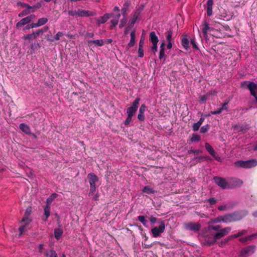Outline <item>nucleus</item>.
Masks as SVG:
<instances>
[{"mask_svg":"<svg viewBox=\"0 0 257 257\" xmlns=\"http://www.w3.org/2000/svg\"><path fill=\"white\" fill-rule=\"evenodd\" d=\"M207 202H209L210 205H214L216 203V199L214 198H211L207 200Z\"/></svg>","mask_w":257,"mask_h":257,"instance_id":"0e129e2a","label":"nucleus"},{"mask_svg":"<svg viewBox=\"0 0 257 257\" xmlns=\"http://www.w3.org/2000/svg\"><path fill=\"white\" fill-rule=\"evenodd\" d=\"M35 38H36L37 37H38L40 34H42V31L41 29L37 30L36 32L33 33Z\"/></svg>","mask_w":257,"mask_h":257,"instance_id":"69168bd1","label":"nucleus"},{"mask_svg":"<svg viewBox=\"0 0 257 257\" xmlns=\"http://www.w3.org/2000/svg\"><path fill=\"white\" fill-rule=\"evenodd\" d=\"M44 214L45 216V219L44 220H46L50 214V206L46 204L44 207Z\"/></svg>","mask_w":257,"mask_h":257,"instance_id":"c756f323","label":"nucleus"},{"mask_svg":"<svg viewBox=\"0 0 257 257\" xmlns=\"http://www.w3.org/2000/svg\"><path fill=\"white\" fill-rule=\"evenodd\" d=\"M200 126L201 125L198 122H197L196 123H194L192 126V129L195 132L197 131H198Z\"/></svg>","mask_w":257,"mask_h":257,"instance_id":"6e6d98bb","label":"nucleus"},{"mask_svg":"<svg viewBox=\"0 0 257 257\" xmlns=\"http://www.w3.org/2000/svg\"><path fill=\"white\" fill-rule=\"evenodd\" d=\"M26 227V225H23L19 227V232H20L19 236H21L24 233V232H25Z\"/></svg>","mask_w":257,"mask_h":257,"instance_id":"4d7b16f0","label":"nucleus"},{"mask_svg":"<svg viewBox=\"0 0 257 257\" xmlns=\"http://www.w3.org/2000/svg\"><path fill=\"white\" fill-rule=\"evenodd\" d=\"M250 83H254V82H251V81H247L242 82L241 83V86L243 88L247 87V88L248 89V85H249V84Z\"/></svg>","mask_w":257,"mask_h":257,"instance_id":"864d4df0","label":"nucleus"},{"mask_svg":"<svg viewBox=\"0 0 257 257\" xmlns=\"http://www.w3.org/2000/svg\"><path fill=\"white\" fill-rule=\"evenodd\" d=\"M43 253L45 257H58L56 252L53 249L45 250Z\"/></svg>","mask_w":257,"mask_h":257,"instance_id":"5701e85b","label":"nucleus"},{"mask_svg":"<svg viewBox=\"0 0 257 257\" xmlns=\"http://www.w3.org/2000/svg\"><path fill=\"white\" fill-rule=\"evenodd\" d=\"M120 17V14L119 13H117L116 15L113 16L112 18H113V19L110 21L111 26L110 29H112L116 27V26L118 24L119 19Z\"/></svg>","mask_w":257,"mask_h":257,"instance_id":"aec40b11","label":"nucleus"},{"mask_svg":"<svg viewBox=\"0 0 257 257\" xmlns=\"http://www.w3.org/2000/svg\"><path fill=\"white\" fill-rule=\"evenodd\" d=\"M35 16L34 14H32L22 19L20 21L17 23L16 28H19L27 24L30 23L35 19Z\"/></svg>","mask_w":257,"mask_h":257,"instance_id":"9d476101","label":"nucleus"},{"mask_svg":"<svg viewBox=\"0 0 257 257\" xmlns=\"http://www.w3.org/2000/svg\"><path fill=\"white\" fill-rule=\"evenodd\" d=\"M205 149L211 156H212L216 160L219 161L220 158L216 156V153L211 146L208 143H206L205 145Z\"/></svg>","mask_w":257,"mask_h":257,"instance_id":"ddd939ff","label":"nucleus"},{"mask_svg":"<svg viewBox=\"0 0 257 257\" xmlns=\"http://www.w3.org/2000/svg\"><path fill=\"white\" fill-rule=\"evenodd\" d=\"M132 116L127 115L126 119L125 120V121L124 122V124L125 125H128L130 124V123H131V122L132 121Z\"/></svg>","mask_w":257,"mask_h":257,"instance_id":"5fc2aeb1","label":"nucleus"},{"mask_svg":"<svg viewBox=\"0 0 257 257\" xmlns=\"http://www.w3.org/2000/svg\"><path fill=\"white\" fill-rule=\"evenodd\" d=\"M202 31L204 37L207 39L208 37V32L212 29L209 26V24L206 22L204 21L202 25Z\"/></svg>","mask_w":257,"mask_h":257,"instance_id":"a211bd4d","label":"nucleus"},{"mask_svg":"<svg viewBox=\"0 0 257 257\" xmlns=\"http://www.w3.org/2000/svg\"><path fill=\"white\" fill-rule=\"evenodd\" d=\"M114 13L105 14L103 16L100 17L96 19L97 24L99 26L101 24H104L109 19L113 17Z\"/></svg>","mask_w":257,"mask_h":257,"instance_id":"f8f14e48","label":"nucleus"},{"mask_svg":"<svg viewBox=\"0 0 257 257\" xmlns=\"http://www.w3.org/2000/svg\"><path fill=\"white\" fill-rule=\"evenodd\" d=\"M236 167L243 168H250L257 165V161L255 159H251L247 161H239L235 163Z\"/></svg>","mask_w":257,"mask_h":257,"instance_id":"f03ea898","label":"nucleus"},{"mask_svg":"<svg viewBox=\"0 0 257 257\" xmlns=\"http://www.w3.org/2000/svg\"><path fill=\"white\" fill-rule=\"evenodd\" d=\"M77 15L78 17L93 16L95 15V13L89 11L78 9L77 10Z\"/></svg>","mask_w":257,"mask_h":257,"instance_id":"2eb2a0df","label":"nucleus"},{"mask_svg":"<svg viewBox=\"0 0 257 257\" xmlns=\"http://www.w3.org/2000/svg\"><path fill=\"white\" fill-rule=\"evenodd\" d=\"M200 140V136L198 135L193 134L191 138L192 142H198Z\"/></svg>","mask_w":257,"mask_h":257,"instance_id":"a18cd8bd","label":"nucleus"},{"mask_svg":"<svg viewBox=\"0 0 257 257\" xmlns=\"http://www.w3.org/2000/svg\"><path fill=\"white\" fill-rule=\"evenodd\" d=\"M150 40L152 44H158L159 39L155 32L152 31L150 33Z\"/></svg>","mask_w":257,"mask_h":257,"instance_id":"393cba45","label":"nucleus"},{"mask_svg":"<svg viewBox=\"0 0 257 257\" xmlns=\"http://www.w3.org/2000/svg\"><path fill=\"white\" fill-rule=\"evenodd\" d=\"M165 43L163 41L161 46L160 47V52H159V59L160 60L162 59L165 57Z\"/></svg>","mask_w":257,"mask_h":257,"instance_id":"bb28decb","label":"nucleus"},{"mask_svg":"<svg viewBox=\"0 0 257 257\" xmlns=\"http://www.w3.org/2000/svg\"><path fill=\"white\" fill-rule=\"evenodd\" d=\"M142 245L144 248L148 249L152 247L153 245V244L152 243L151 244H148L145 242H142Z\"/></svg>","mask_w":257,"mask_h":257,"instance_id":"338daca9","label":"nucleus"},{"mask_svg":"<svg viewBox=\"0 0 257 257\" xmlns=\"http://www.w3.org/2000/svg\"><path fill=\"white\" fill-rule=\"evenodd\" d=\"M254 87H255V86H253V87H251V86H249V91L250 92L251 95H252L254 97V98L255 99V101L257 102V94H256V93H254V92H252L253 91V89H255V88Z\"/></svg>","mask_w":257,"mask_h":257,"instance_id":"8fccbe9b","label":"nucleus"},{"mask_svg":"<svg viewBox=\"0 0 257 257\" xmlns=\"http://www.w3.org/2000/svg\"><path fill=\"white\" fill-rule=\"evenodd\" d=\"M220 225H213L210 224V222L208 223V230H213L215 231H219L220 229Z\"/></svg>","mask_w":257,"mask_h":257,"instance_id":"c9c22d12","label":"nucleus"},{"mask_svg":"<svg viewBox=\"0 0 257 257\" xmlns=\"http://www.w3.org/2000/svg\"><path fill=\"white\" fill-rule=\"evenodd\" d=\"M146 106L145 105V104H142L139 109L140 113H144V112L146 110Z\"/></svg>","mask_w":257,"mask_h":257,"instance_id":"e2e57ef3","label":"nucleus"},{"mask_svg":"<svg viewBox=\"0 0 257 257\" xmlns=\"http://www.w3.org/2000/svg\"><path fill=\"white\" fill-rule=\"evenodd\" d=\"M209 125L206 124L205 125L203 126L200 128V133H206L209 129Z\"/></svg>","mask_w":257,"mask_h":257,"instance_id":"de8ad7c7","label":"nucleus"},{"mask_svg":"<svg viewBox=\"0 0 257 257\" xmlns=\"http://www.w3.org/2000/svg\"><path fill=\"white\" fill-rule=\"evenodd\" d=\"M232 128L236 132H246L249 130L250 126L247 124L238 125L237 124L232 125Z\"/></svg>","mask_w":257,"mask_h":257,"instance_id":"dca6fc26","label":"nucleus"},{"mask_svg":"<svg viewBox=\"0 0 257 257\" xmlns=\"http://www.w3.org/2000/svg\"><path fill=\"white\" fill-rule=\"evenodd\" d=\"M201 227V226L200 223L192 222L185 223L183 224V227L185 229L193 231L194 232L199 231Z\"/></svg>","mask_w":257,"mask_h":257,"instance_id":"423d86ee","label":"nucleus"},{"mask_svg":"<svg viewBox=\"0 0 257 257\" xmlns=\"http://www.w3.org/2000/svg\"><path fill=\"white\" fill-rule=\"evenodd\" d=\"M41 7V5L39 3L37 4L35 6L31 7L27 4L25 5L26 9L20 12L18 16L19 17H23L31 12H34L36 10L39 9Z\"/></svg>","mask_w":257,"mask_h":257,"instance_id":"7ed1b4c3","label":"nucleus"},{"mask_svg":"<svg viewBox=\"0 0 257 257\" xmlns=\"http://www.w3.org/2000/svg\"><path fill=\"white\" fill-rule=\"evenodd\" d=\"M247 230H242V231L238 232L237 233L234 234V235H230L229 236H230V238L231 239H232L233 238L238 237L243 234H246L247 233Z\"/></svg>","mask_w":257,"mask_h":257,"instance_id":"f704fd0d","label":"nucleus"},{"mask_svg":"<svg viewBox=\"0 0 257 257\" xmlns=\"http://www.w3.org/2000/svg\"><path fill=\"white\" fill-rule=\"evenodd\" d=\"M223 217H224V215L223 216H218L216 218H215L214 219H212L210 221V223L211 222H213V223H218V222H220L221 221L224 222V220H223Z\"/></svg>","mask_w":257,"mask_h":257,"instance_id":"ea45409f","label":"nucleus"},{"mask_svg":"<svg viewBox=\"0 0 257 257\" xmlns=\"http://www.w3.org/2000/svg\"><path fill=\"white\" fill-rule=\"evenodd\" d=\"M140 101V98H137L133 102L132 105L127 108L126 113L127 115H130L133 117V116L136 113L138 109V105L139 104Z\"/></svg>","mask_w":257,"mask_h":257,"instance_id":"0eeeda50","label":"nucleus"},{"mask_svg":"<svg viewBox=\"0 0 257 257\" xmlns=\"http://www.w3.org/2000/svg\"><path fill=\"white\" fill-rule=\"evenodd\" d=\"M68 14L70 16H74V17H78V15H77V10L69 11H68Z\"/></svg>","mask_w":257,"mask_h":257,"instance_id":"052dcab7","label":"nucleus"},{"mask_svg":"<svg viewBox=\"0 0 257 257\" xmlns=\"http://www.w3.org/2000/svg\"><path fill=\"white\" fill-rule=\"evenodd\" d=\"M96 185L90 186L89 196L92 195L96 191Z\"/></svg>","mask_w":257,"mask_h":257,"instance_id":"09e8293b","label":"nucleus"},{"mask_svg":"<svg viewBox=\"0 0 257 257\" xmlns=\"http://www.w3.org/2000/svg\"><path fill=\"white\" fill-rule=\"evenodd\" d=\"M216 242V240L215 239L214 236L213 237H207L205 238L204 244L208 246H211L214 244Z\"/></svg>","mask_w":257,"mask_h":257,"instance_id":"a878e982","label":"nucleus"},{"mask_svg":"<svg viewBox=\"0 0 257 257\" xmlns=\"http://www.w3.org/2000/svg\"><path fill=\"white\" fill-rule=\"evenodd\" d=\"M166 39L168 42H172L173 31L170 29L166 33Z\"/></svg>","mask_w":257,"mask_h":257,"instance_id":"58836bf2","label":"nucleus"},{"mask_svg":"<svg viewBox=\"0 0 257 257\" xmlns=\"http://www.w3.org/2000/svg\"><path fill=\"white\" fill-rule=\"evenodd\" d=\"M87 179L90 186L96 185V183L98 181V177L93 173H89Z\"/></svg>","mask_w":257,"mask_h":257,"instance_id":"4468645a","label":"nucleus"},{"mask_svg":"<svg viewBox=\"0 0 257 257\" xmlns=\"http://www.w3.org/2000/svg\"><path fill=\"white\" fill-rule=\"evenodd\" d=\"M140 14V11L139 10H137L135 12L130 19L128 23L129 27H134V24L136 22L139 15Z\"/></svg>","mask_w":257,"mask_h":257,"instance_id":"f3484780","label":"nucleus"},{"mask_svg":"<svg viewBox=\"0 0 257 257\" xmlns=\"http://www.w3.org/2000/svg\"><path fill=\"white\" fill-rule=\"evenodd\" d=\"M239 240L240 241V242H245V241H247L248 240H250V237H249V236H247L245 237H242V238H240Z\"/></svg>","mask_w":257,"mask_h":257,"instance_id":"774afa93","label":"nucleus"},{"mask_svg":"<svg viewBox=\"0 0 257 257\" xmlns=\"http://www.w3.org/2000/svg\"><path fill=\"white\" fill-rule=\"evenodd\" d=\"M63 234V230L60 228H56L54 229V236L56 239L58 240L60 238Z\"/></svg>","mask_w":257,"mask_h":257,"instance_id":"7c9ffc66","label":"nucleus"},{"mask_svg":"<svg viewBox=\"0 0 257 257\" xmlns=\"http://www.w3.org/2000/svg\"><path fill=\"white\" fill-rule=\"evenodd\" d=\"M214 182L223 189H228V183L225 178L215 176L213 178Z\"/></svg>","mask_w":257,"mask_h":257,"instance_id":"39448f33","label":"nucleus"},{"mask_svg":"<svg viewBox=\"0 0 257 257\" xmlns=\"http://www.w3.org/2000/svg\"><path fill=\"white\" fill-rule=\"evenodd\" d=\"M230 240H231V239L230 238V236H229L227 237L224 239L223 240H222L221 241L219 242L218 243V244L219 246L222 247Z\"/></svg>","mask_w":257,"mask_h":257,"instance_id":"e433bc0d","label":"nucleus"},{"mask_svg":"<svg viewBox=\"0 0 257 257\" xmlns=\"http://www.w3.org/2000/svg\"><path fill=\"white\" fill-rule=\"evenodd\" d=\"M144 56V50L143 48H139L138 50V57L142 58Z\"/></svg>","mask_w":257,"mask_h":257,"instance_id":"13d9d810","label":"nucleus"},{"mask_svg":"<svg viewBox=\"0 0 257 257\" xmlns=\"http://www.w3.org/2000/svg\"><path fill=\"white\" fill-rule=\"evenodd\" d=\"M48 20L46 18H42L39 19L37 22L36 23L37 27H40L46 24Z\"/></svg>","mask_w":257,"mask_h":257,"instance_id":"2f4dec72","label":"nucleus"},{"mask_svg":"<svg viewBox=\"0 0 257 257\" xmlns=\"http://www.w3.org/2000/svg\"><path fill=\"white\" fill-rule=\"evenodd\" d=\"M138 219L145 226L148 227V221L145 219L144 216H139Z\"/></svg>","mask_w":257,"mask_h":257,"instance_id":"4c0bfd02","label":"nucleus"},{"mask_svg":"<svg viewBox=\"0 0 257 257\" xmlns=\"http://www.w3.org/2000/svg\"><path fill=\"white\" fill-rule=\"evenodd\" d=\"M165 229V225L164 221H162L159 227H155L151 229L153 237L159 236Z\"/></svg>","mask_w":257,"mask_h":257,"instance_id":"6e6552de","label":"nucleus"},{"mask_svg":"<svg viewBox=\"0 0 257 257\" xmlns=\"http://www.w3.org/2000/svg\"><path fill=\"white\" fill-rule=\"evenodd\" d=\"M32 209L31 206L27 207V209H26V211L25 212V215H24V217H29V216L30 215V214L32 213Z\"/></svg>","mask_w":257,"mask_h":257,"instance_id":"c03bdc74","label":"nucleus"},{"mask_svg":"<svg viewBox=\"0 0 257 257\" xmlns=\"http://www.w3.org/2000/svg\"><path fill=\"white\" fill-rule=\"evenodd\" d=\"M127 22V18L125 17H123L122 19H121L120 21V24L119 25V28L120 29L122 28L126 24Z\"/></svg>","mask_w":257,"mask_h":257,"instance_id":"37998d69","label":"nucleus"},{"mask_svg":"<svg viewBox=\"0 0 257 257\" xmlns=\"http://www.w3.org/2000/svg\"><path fill=\"white\" fill-rule=\"evenodd\" d=\"M37 25L36 23H32L30 25H28L27 26L25 27V28L24 29V30H28L34 28H37Z\"/></svg>","mask_w":257,"mask_h":257,"instance_id":"603ef678","label":"nucleus"},{"mask_svg":"<svg viewBox=\"0 0 257 257\" xmlns=\"http://www.w3.org/2000/svg\"><path fill=\"white\" fill-rule=\"evenodd\" d=\"M207 14L208 16L212 14V6L213 5V0H207Z\"/></svg>","mask_w":257,"mask_h":257,"instance_id":"b1692460","label":"nucleus"},{"mask_svg":"<svg viewBox=\"0 0 257 257\" xmlns=\"http://www.w3.org/2000/svg\"><path fill=\"white\" fill-rule=\"evenodd\" d=\"M228 189H232L237 186H240L242 184L243 182L240 179L232 178L228 181Z\"/></svg>","mask_w":257,"mask_h":257,"instance_id":"9b49d317","label":"nucleus"},{"mask_svg":"<svg viewBox=\"0 0 257 257\" xmlns=\"http://www.w3.org/2000/svg\"><path fill=\"white\" fill-rule=\"evenodd\" d=\"M31 221V219L29 217H23L21 222L24 223L23 225H26V227H27L30 224Z\"/></svg>","mask_w":257,"mask_h":257,"instance_id":"a19ab883","label":"nucleus"},{"mask_svg":"<svg viewBox=\"0 0 257 257\" xmlns=\"http://www.w3.org/2000/svg\"><path fill=\"white\" fill-rule=\"evenodd\" d=\"M247 214L248 212L246 210L235 211L232 213L224 215L223 220L225 223L235 222L241 220L245 217Z\"/></svg>","mask_w":257,"mask_h":257,"instance_id":"f257e3e1","label":"nucleus"},{"mask_svg":"<svg viewBox=\"0 0 257 257\" xmlns=\"http://www.w3.org/2000/svg\"><path fill=\"white\" fill-rule=\"evenodd\" d=\"M153 46L151 47V49L153 52L155 54L158 51V44H152Z\"/></svg>","mask_w":257,"mask_h":257,"instance_id":"bf43d9fd","label":"nucleus"},{"mask_svg":"<svg viewBox=\"0 0 257 257\" xmlns=\"http://www.w3.org/2000/svg\"><path fill=\"white\" fill-rule=\"evenodd\" d=\"M58 196V194L54 193H53L50 197H49L46 200V205L50 206L52 201Z\"/></svg>","mask_w":257,"mask_h":257,"instance_id":"473e14b6","label":"nucleus"},{"mask_svg":"<svg viewBox=\"0 0 257 257\" xmlns=\"http://www.w3.org/2000/svg\"><path fill=\"white\" fill-rule=\"evenodd\" d=\"M191 44L192 45L193 48L195 50H199V48L197 46V43L194 38H192L190 40Z\"/></svg>","mask_w":257,"mask_h":257,"instance_id":"49530a36","label":"nucleus"},{"mask_svg":"<svg viewBox=\"0 0 257 257\" xmlns=\"http://www.w3.org/2000/svg\"><path fill=\"white\" fill-rule=\"evenodd\" d=\"M87 44L89 46H92V44H94L96 46H102L104 44L103 40H88Z\"/></svg>","mask_w":257,"mask_h":257,"instance_id":"412c9836","label":"nucleus"},{"mask_svg":"<svg viewBox=\"0 0 257 257\" xmlns=\"http://www.w3.org/2000/svg\"><path fill=\"white\" fill-rule=\"evenodd\" d=\"M142 191L144 193L148 194H153L156 192L155 190L149 186H145Z\"/></svg>","mask_w":257,"mask_h":257,"instance_id":"c85d7f7f","label":"nucleus"},{"mask_svg":"<svg viewBox=\"0 0 257 257\" xmlns=\"http://www.w3.org/2000/svg\"><path fill=\"white\" fill-rule=\"evenodd\" d=\"M255 245H248L240 250L239 256L240 257H248L253 254L255 252Z\"/></svg>","mask_w":257,"mask_h":257,"instance_id":"20e7f679","label":"nucleus"},{"mask_svg":"<svg viewBox=\"0 0 257 257\" xmlns=\"http://www.w3.org/2000/svg\"><path fill=\"white\" fill-rule=\"evenodd\" d=\"M128 9V4L127 3H125L123 5V8L121 9V12H122L123 17L126 18Z\"/></svg>","mask_w":257,"mask_h":257,"instance_id":"72a5a7b5","label":"nucleus"},{"mask_svg":"<svg viewBox=\"0 0 257 257\" xmlns=\"http://www.w3.org/2000/svg\"><path fill=\"white\" fill-rule=\"evenodd\" d=\"M181 44L186 50H188L189 48V41L187 38L183 37L182 38Z\"/></svg>","mask_w":257,"mask_h":257,"instance_id":"cd10ccee","label":"nucleus"},{"mask_svg":"<svg viewBox=\"0 0 257 257\" xmlns=\"http://www.w3.org/2000/svg\"><path fill=\"white\" fill-rule=\"evenodd\" d=\"M19 128L27 135H30L31 133V129L27 124L22 123L20 124Z\"/></svg>","mask_w":257,"mask_h":257,"instance_id":"4be33fe9","label":"nucleus"},{"mask_svg":"<svg viewBox=\"0 0 257 257\" xmlns=\"http://www.w3.org/2000/svg\"><path fill=\"white\" fill-rule=\"evenodd\" d=\"M136 30H133L131 33V40L129 43L127 44L126 49L128 50L130 48L133 47L136 42Z\"/></svg>","mask_w":257,"mask_h":257,"instance_id":"6ab92c4d","label":"nucleus"},{"mask_svg":"<svg viewBox=\"0 0 257 257\" xmlns=\"http://www.w3.org/2000/svg\"><path fill=\"white\" fill-rule=\"evenodd\" d=\"M138 119L140 121H144L145 119V116L144 113H140L138 115Z\"/></svg>","mask_w":257,"mask_h":257,"instance_id":"680f3d73","label":"nucleus"},{"mask_svg":"<svg viewBox=\"0 0 257 257\" xmlns=\"http://www.w3.org/2000/svg\"><path fill=\"white\" fill-rule=\"evenodd\" d=\"M23 39L24 40H32L33 39H35L36 38H35V36H34L33 33H32L31 34H28V35H24L23 37Z\"/></svg>","mask_w":257,"mask_h":257,"instance_id":"79ce46f5","label":"nucleus"},{"mask_svg":"<svg viewBox=\"0 0 257 257\" xmlns=\"http://www.w3.org/2000/svg\"><path fill=\"white\" fill-rule=\"evenodd\" d=\"M63 35L64 34L62 32H58L54 36V38L53 39L58 41L60 39V37H62Z\"/></svg>","mask_w":257,"mask_h":257,"instance_id":"3c124183","label":"nucleus"},{"mask_svg":"<svg viewBox=\"0 0 257 257\" xmlns=\"http://www.w3.org/2000/svg\"><path fill=\"white\" fill-rule=\"evenodd\" d=\"M231 229V228L230 227H226L220 229L218 232H216L214 234L213 236L215 239L217 241V240L224 237L230 232Z\"/></svg>","mask_w":257,"mask_h":257,"instance_id":"1a4fd4ad","label":"nucleus"}]
</instances>
